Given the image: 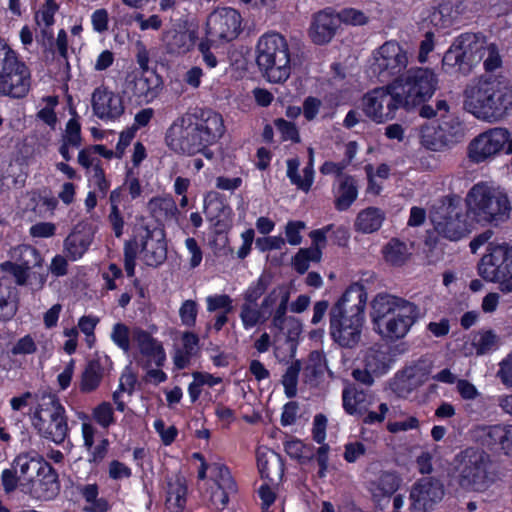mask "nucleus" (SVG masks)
<instances>
[{
    "mask_svg": "<svg viewBox=\"0 0 512 512\" xmlns=\"http://www.w3.org/2000/svg\"><path fill=\"white\" fill-rule=\"evenodd\" d=\"M198 315V304L194 300H185L179 308V316L184 326L191 328L196 324Z\"/></svg>",
    "mask_w": 512,
    "mask_h": 512,
    "instance_id": "nucleus-63",
    "label": "nucleus"
},
{
    "mask_svg": "<svg viewBox=\"0 0 512 512\" xmlns=\"http://www.w3.org/2000/svg\"><path fill=\"white\" fill-rule=\"evenodd\" d=\"M483 442L491 448L498 446L506 455L512 452V425L497 424L483 429Z\"/></svg>",
    "mask_w": 512,
    "mask_h": 512,
    "instance_id": "nucleus-29",
    "label": "nucleus"
},
{
    "mask_svg": "<svg viewBox=\"0 0 512 512\" xmlns=\"http://www.w3.org/2000/svg\"><path fill=\"white\" fill-rule=\"evenodd\" d=\"M510 132L506 128H490L474 137L467 146V157L473 164L493 160L509 144Z\"/></svg>",
    "mask_w": 512,
    "mask_h": 512,
    "instance_id": "nucleus-16",
    "label": "nucleus"
},
{
    "mask_svg": "<svg viewBox=\"0 0 512 512\" xmlns=\"http://www.w3.org/2000/svg\"><path fill=\"white\" fill-rule=\"evenodd\" d=\"M420 315L418 305L392 294L379 293L371 302L370 316L375 331L391 341L404 338Z\"/></svg>",
    "mask_w": 512,
    "mask_h": 512,
    "instance_id": "nucleus-4",
    "label": "nucleus"
},
{
    "mask_svg": "<svg viewBox=\"0 0 512 512\" xmlns=\"http://www.w3.org/2000/svg\"><path fill=\"white\" fill-rule=\"evenodd\" d=\"M223 117L211 108L196 107L176 118L165 134L168 148L176 154L194 156L202 154L213 158L210 147L225 133Z\"/></svg>",
    "mask_w": 512,
    "mask_h": 512,
    "instance_id": "nucleus-1",
    "label": "nucleus"
},
{
    "mask_svg": "<svg viewBox=\"0 0 512 512\" xmlns=\"http://www.w3.org/2000/svg\"><path fill=\"white\" fill-rule=\"evenodd\" d=\"M486 43L485 37L479 34H461L444 54L443 64L457 67L460 72L467 74L481 62V53Z\"/></svg>",
    "mask_w": 512,
    "mask_h": 512,
    "instance_id": "nucleus-14",
    "label": "nucleus"
},
{
    "mask_svg": "<svg viewBox=\"0 0 512 512\" xmlns=\"http://www.w3.org/2000/svg\"><path fill=\"white\" fill-rule=\"evenodd\" d=\"M420 139L422 146L431 151L442 152L451 148L439 126H423L421 128Z\"/></svg>",
    "mask_w": 512,
    "mask_h": 512,
    "instance_id": "nucleus-47",
    "label": "nucleus"
},
{
    "mask_svg": "<svg viewBox=\"0 0 512 512\" xmlns=\"http://www.w3.org/2000/svg\"><path fill=\"white\" fill-rule=\"evenodd\" d=\"M62 142L71 145L72 148H79L81 146V124L76 118H70L66 123Z\"/></svg>",
    "mask_w": 512,
    "mask_h": 512,
    "instance_id": "nucleus-60",
    "label": "nucleus"
},
{
    "mask_svg": "<svg viewBox=\"0 0 512 512\" xmlns=\"http://www.w3.org/2000/svg\"><path fill=\"white\" fill-rule=\"evenodd\" d=\"M303 175L299 174V160L292 158L287 161V177L290 182L303 192H308L314 181V168L312 160L303 168Z\"/></svg>",
    "mask_w": 512,
    "mask_h": 512,
    "instance_id": "nucleus-37",
    "label": "nucleus"
},
{
    "mask_svg": "<svg viewBox=\"0 0 512 512\" xmlns=\"http://www.w3.org/2000/svg\"><path fill=\"white\" fill-rule=\"evenodd\" d=\"M11 258L19 265L32 269H41L44 261L37 248L28 244H21L13 248Z\"/></svg>",
    "mask_w": 512,
    "mask_h": 512,
    "instance_id": "nucleus-42",
    "label": "nucleus"
},
{
    "mask_svg": "<svg viewBox=\"0 0 512 512\" xmlns=\"http://www.w3.org/2000/svg\"><path fill=\"white\" fill-rule=\"evenodd\" d=\"M490 456L479 448L469 447L454 458L457 483L465 491L484 492L494 482Z\"/></svg>",
    "mask_w": 512,
    "mask_h": 512,
    "instance_id": "nucleus-7",
    "label": "nucleus"
},
{
    "mask_svg": "<svg viewBox=\"0 0 512 512\" xmlns=\"http://www.w3.org/2000/svg\"><path fill=\"white\" fill-rule=\"evenodd\" d=\"M469 210L459 197L443 201L431 213V222L435 231L450 241H459L470 233Z\"/></svg>",
    "mask_w": 512,
    "mask_h": 512,
    "instance_id": "nucleus-11",
    "label": "nucleus"
},
{
    "mask_svg": "<svg viewBox=\"0 0 512 512\" xmlns=\"http://www.w3.org/2000/svg\"><path fill=\"white\" fill-rule=\"evenodd\" d=\"M437 77L428 68H411L405 76L394 80L405 109H411L432 97L437 88Z\"/></svg>",
    "mask_w": 512,
    "mask_h": 512,
    "instance_id": "nucleus-12",
    "label": "nucleus"
},
{
    "mask_svg": "<svg viewBox=\"0 0 512 512\" xmlns=\"http://www.w3.org/2000/svg\"><path fill=\"white\" fill-rule=\"evenodd\" d=\"M290 296H283L280 303L274 308L272 312V319L270 328L277 330L278 332L284 331L285 323L288 322L287 311L290 308L289 305Z\"/></svg>",
    "mask_w": 512,
    "mask_h": 512,
    "instance_id": "nucleus-58",
    "label": "nucleus"
},
{
    "mask_svg": "<svg viewBox=\"0 0 512 512\" xmlns=\"http://www.w3.org/2000/svg\"><path fill=\"white\" fill-rule=\"evenodd\" d=\"M188 487L185 479L177 477L167 482L166 508L169 512H184Z\"/></svg>",
    "mask_w": 512,
    "mask_h": 512,
    "instance_id": "nucleus-35",
    "label": "nucleus"
},
{
    "mask_svg": "<svg viewBox=\"0 0 512 512\" xmlns=\"http://www.w3.org/2000/svg\"><path fill=\"white\" fill-rule=\"evenodd\" d=\"M342 22L341 14L334 13L331 8L322 10V43L332 39Z\"/></svg>",
    "mask_w": 512,
    "mask_h": 512,
    "instance_id": "nucleus-53",
    "label": "nucleus"
},
{
    "mask_svg": "<svg viewBox=\"0 0 512 512\" xmlns=\"http://www.w3.org/2000/svg\"><path fill=\"white\" fill-rule=\"evenodd\" d=\"M432 369L433 361L428 357L404 367L395 377L394 391L401 397H407L428 380Z\"/></svg>",
    "mask_w": 512,
    "mask_h": 512,
    "instance_id": "nucleus-19",
    "label": "nucleus"
},
{
    "mask_svg": "<svg viewBox=\"0 0 512 512\" xmlns=\"http://www.w3.org/2000/svg\"><path fill=\"white\" fill-rule=\"evenodd\" d=\"M31 88V72L18 53L0 37V96L24 98Z\"/></svg>",
    "mask_w": 512,
    "mask_h": 512,
    "instance_id": "nucleus-8",
    "label": "nucleus"
},
{
    "mask_svg": "<svg viewBox=\"0 0 512 512\" xmlns=\"http://www.w3.org/2000/svg\"><path fill=\"white\" fill-rule=\"evenodd\" d=\"M310 237L313 247L299 249L292 260L293 268L299 274L307 272L311 261H320V228L312 230Z\"/></svg>",
    "mask_w": 512,
    "mask_h": 512,
    "instance_id": "nucleus-33",
    "label": "nucleus"
},
{
    "mask_svg": "<svg viewBox=\"0 0 512 512\" xmlns=\"http://www.w3.org/2000/svg\"><path fill=\"white\" fill-rule=\"evenodd\" d=\"M121 210L116 205H110L109 213L107 215V222L116 238H121L125 232L126 219L131 218V212Z\"/></svg>",
    "mask_w": 512,
    "mask_h": 512,
    "instance_id": "nucleus-51",
    "label": "nucleus"
},
{
    "mask_svg": "<svg viewBox=\"0 0 512 512\" xmlns=\"http://www.w3.org/2000/svg\"><path fill=\"white\" fill-rule=\"evenodd\" d=\"M91 102L94 115L101 120H116L124 113L121 96L104 86L94 90Z\"/></svg>",
    "mask_w": 512,
    "mask_h": 512,
    "instance_id": "nucleus-20",
    "label": "nucleus"
},
{
    "mask_svg": "<svg viewBox=\"0 0 512 512\" xmlns=\"http://www.w3.org/2000/svg\"><path fill=\"white\" fill-rule=\"evenodd\" d=\"M132 96L138 103H151L163 88V79L157 72L136 73L130 82Z\"/></svg>",
    "mask_w": 512,
    "mask_h": 512,
    "instance_id": "nucleus-22",
    "label": "nucleus"
},
{
    "mask_svg": "<svg viewBox=\"0 0 512 512\" xmlns=\"http://www.w3.org/2000/svg\"><path fill=\"white\" fill-rule=\"evenodd\" d=\"M104 376V368L100 359L88 361L81 374L79 390L82 393H92L98 389Z\"/></svg>",
    "mask_w": 512,
    "mask_h": 512,
    "instance_id": "nucleus-40",
    "label": "nucleus"
},
{
    "mask_svg": "<svg viewBox=\"0 0 512 512\" xmlns=\"http://www.w3.org/2000/svg\"><path fill=\"white\" fill-rule=\"evenodd\" d=\"M464 106L477 119L489 123L504 120L512 111V83L507 75L482 74L465 90Z\"/></svg>",
    "mask_w": 512,
    "mask_h": 512,
    "instance_id": "nucleus-2",
    "label": "nucleus"
},
{
    "mask_svg": "<svg viewBox=\"0 0 512 512\" xmlns=\"http://www.w3.org/2000/svg\"><path fill=\"white\" fill-rule=\"evenodd\" d=\"M359 184L350 176H341L338 179V188L335 192L334 205L338 211H346L358 197Z\"/></svg>",
    "mask_w": 512,
    "mask_h": 512,
    "instance_id": "nucleus-32",
    "label": "nucleus"
},
{
    "mask_svg": "<svg viewBox=\"0 0 512 512\" xmlns=\"http://www.w3.org/2000/svg\"><path fill=\"white\" fill-rule=\"evenodd\" d=\"M239 317L245 330H250L259 324H264L269 319L261 304L258 306V304L246 302H243L241 305Z\"/></svg>",
    "mask_w": 512,
    "mask_h": 512,
    "instance_id": "nucleus-46",
    "label": "nucleus"
},
{
    "mask_svg": "<svg viewBox=\"0 0 512 512\" xmlns=\"http://www.w3.org/2000/svg\"><path fill=\"white\" fill-rule=\"evenodd\" d=\"M47 462L38 453H21L14 458L11 464L17 470L23 482L29 486Z\"/></svg>",
    "mask_w": 512,
    "mask_h": 512,
    "instance_id": "nucleus-27",
    "label": "nucleus"
},
{
    "mask_svg": "<svg viewBox=\"0 0 512 512\" xmlns=\"http://www.w3.org/2000/svg\"><path fill=\"white\" fill-rule=\"evenodd\" d=\"M384 255L387 262L392 265H402L408 257L406 245L398 240L392 239L384 248Z\"/></svg>",
    "mask_w": 512,
    "mask_h": 512,
    "instance_id": "nucleus-56",
    "label": "nucleus"
},
{
    "mask_svg": "<svg viewBox=\"0 0 512 512\" xmlns=\"http://www.w3.org/2000/svg\"><path fill=\"white\" fill-rule=\"evenodd\" d=\"M13 290L9 279L0 277V321H10L17 312V305L11 299Z\"/></svg>",
    "mask_w": 512,
    "mask_h": 512,
    "instance_id": "nucleus-45",
    "label": "nucleus"
},
{
    "mask_svg": "<svg viewBox=\"0 0 512 512\" xmlns=\"http://www.w3.org/2000/svg\"><path fill=\"white\" fill-rule=\"evenodd\" d=\"M93 420L102 428H109L115 424L116 418L110 402L103 401L92 409Z\"/></svg>",
    "mask_w": 512,
    "mask_h": 512,
    "instance_id": "nucleus-55",
    "label": "nucleus"
},
{
    "mask_svg": "<svg viewBox=\"0 0 512 512\" xmlns=\"http://www.w3.org/2000/svg\"><path fill=\"white\" fill-rule=\"evenodd\" d=\"M284 450L291 459H295L305 469L313 467L315 473L312 477H320V447L316 448L310 443L299 439H291L284 443Z\"/></svg>",
    "mask_w": 512,
    "mask_h": 512,
    "instance_id": "nucleus-23",
    "label": "nucleus"
},
{
    "mask_svg": "<svg viewBox=\"0 0 512 512\" xmlns=\"http://www.w3.org/2000/svg\"><path fill=\"white\" fill-rule=\"evenodd\" d=\"M366 301L364 286L354 283L331 309L330 336L341 347L354 348L359 344Z\"/></svg>",
    "mask_w": 512,
    "mask_h": 512,
    "instance_id": "nucleus-3",
    "label": "nucleus"
},
{
    "mask_svg": "<svg viewBox=\"0 0 512 512\" xmlns=\"http://www.w3.org/2000/svg\"><path fill=\"white\" fill-rule=\"evenodd\" d=\"M481 62L484 69L483 74H489L491 78L497 77L498 75H506L503 56L495 43L487 41L481 53Z\"/></svg>",
    "mask_w": 512,
    "mask_h": 512,
    "instance_id": "nucleus-39",
    "label": "nucleus"
},
{
    "mask_svg": "<svg viewBox=\"0 0 512 512\" xmlns=\"http://www.w3.org/2000/svg\"><path fill=\"white\" fill-rule=\"evenodd\" d=\"M83 445L88 451V462L90 464L99 465L107 456L110 442L108 438L103 437L98 444L95 445L96 428L88 422L82 423L81 426Z\"/></svg>",
    "mask_w": 512,
    "mask_h": 512,
    "instance_id": "nucleus-25",
    "label": "nucleus"
},
{
    "mask_svg": "<svg viewBox=\"0 0 512 512\" xmlns=\"http://www.w3.org/2000/svg\"><path fill=\"white\" fill-rule=\"evenodd\" d=\"M151 215L157 221L176 219L179 213L175 200L170 197H154L148 203Z\"/></svg>",
    "mask_w": 512,
    "mask_h": 512,
    "instance_id": "nucleus-43",
    "label": "nucleus"
},
{
    "mask_svg": "<svg viewBox=\"0 0 512 512\" xmlns=\"http://www.w3.org/2000/svg\"><path fill=\"white\" fill-rule=\"evenodd\" d=\"M141 254L144 263L150 267H157L164 263L167 258V244L162 237L154 239L153 232L145 228V234L142 236Z\"/></svg>",
    "mask_w": 512,
    "mask_h": 512,
    "instance_id": "nucleus-24",
    "label": "nucleus"
},
{
    "mask_svg": "<svg viewBox=\"0 0 512 512\" xmlns=\"http://www.w3.org/2000/svg\"><path fill=\"white\" fill-rule=\"evenodd\" d=\"M373 400V394L368 388L352 386L343 391V406L351 415L364 416Z\"/></svg>",
    "mask_w": 512,
    "mask_h": 512,
    "instance_id": "nucleus-26",
    "label": "nucleus"
},
{
    "mask_svg": "<svg viewBox=\"0 0 512 512\" xmlns=\"http://www.w3.org/2000/svg\"><path fill=\"white\" fill-rule=\"evenodd\" d=\"M478 263V274L487 282L497 283L503 293L512 292V246L506 242L489 243Z\"/></svg>",
    "mask_w": 512,
    "mask_h": 512,
    "instance_id": "nucleus-10",
    "label": "nucleus"
},
{
    "mask_svg": "<svg viewBox=\"0 0 512 512\" xmlns=\"http://www.w3.org/2000/svg\"><path fill=\"white\" fill-rule=\"evenodd\" d=\"M28 489L31 496L37 500L54 499L60 492L59 476L55 468L47 462L29 484Z\"/></svg>",
    "mask_w": 512,
    "mask_h": 512,
    "instance_id": "nucleus-21",
    "label": "nucleus"
},
{
    "mask_svg": "<svg viewBox=\"0 0 512 512\" xmlns=\"http://www.w3.org/2000/svg\"><path fill=\"white\" fill-rule=\"evenodd\" d=\"M77 490L82 498L90 504L88 512H108L110 504L107 499L99 498V486L97 483L78 485Z\"/></svg>",
    "mask_w": 512,
    "mask_h": 512,
    "instance_id": "nucleus-44",
    "label": "nucleus"
},
{
    "mask_svg": "<svg viewBox=\"0 0 512 512\" xmlns=\"http://www.w3.org/2000/svg\"><path fill=\"white\" fill-rule=\"evenodd\" d=\"M58 9L59 5L56 3V0H46L36 13L35 18L37 23L42 22L46 27L52 26L55 22L54 16Z\"/></svg>",
    "mask_w": 512,
    "mask_h": 512,
    "instance_id": "nucleus-64",
    "label": "nucleus"
},
{
    "mask_svg": "<svg viewBox=\"0 0 512 512\" xmlns=\"http://www.w3.org/2000/svg\"><path fill=\"white\" fill-rule=\"evenodd\" d=\"M301 369V361L295 360L286 369L285 373L282 376L281 383L284 387V393L287 398L291 399L297 395V385Z\"/></svg>",
    "mask_w": 512,
    "mask_h": 512,
    "instance_id": "nucleus-52",
    "label": "nucleus"
},
{
    "mask_svg": "<svg viewBox=\"0 0 512 512\" xmlns=\"http://www.w3.org/2000/svg\"><path fill=\"white\" fill-rule=\"evenodd\" d=\"M445 487L442 481L435 477L418 479L410 490V509L412 512H429L442 501Z\"/></svg>",
    "mask_w": 512,
    "mask_h": 512,
    "instance_id": "nucleus-18",
    "label": "nucleus"
},
{
    "mask_svg": "<svg viewBox=\"0 0 512 512\" xmlns=\"http://www.w3.org/2000/svg\"><path fill=\"white\" fill-rule=\"evenodd\" d=\"M302 370L303 382L311 387H317L320 383V350H313L309 355V361Z\"/></svg>",
    "mask_w": 512,
    "mask_h": 512,
    "instance_id": "nucleus-50",
    "label": "nucleus"
},
{
    "mask_svg": "<svg viewBox=\"0 0 512 512\" xmlns=\"http://www.w3.org/2000/svg\"><path fill=\"white\" fill-rule=\"evenodd\" d=\"M270 284L271 276L269 274L262 273L244 290L242 294L244 302L258 304V300L265 295Z\"/></svg>",
    "mask_w": 512,
    "mask_h": 512,
    "instance_id": "nucleus-49",
    "label": "nucleus"
},
{
    "mask_svg": "<svg viewBox=\"0 0 512 512\" xmlns=\"http://www.w3.org/2000/svg\"><path fill=\"white\" fill-rule=\"evenodd\" d=\"M372 72L381 82L400 79L409 64L408 49L396 40H389L379 46L372 55Z\"/></svg>",
    "mask_w": 512,
    "mask_h": 512,
    "instance_id": "nucleus-13",
    "label": "nucleus"
},
{
    "mask_svg": "<svg viewBox=\"0 0 512 512\" xmlns=\"http://www.w3.org/2000/svg\"><path fill=\"white\" fill-rule=\"evenodd\" d=\"M385 220V213L377 207H368L361 210L354 222L355 230L369 234L380 229Z\"/></svg>",
    "mask_w": 512,
    "mask_h": 512,
    "instance_id": "nucleus-38",
    "label": "nucleus"
},
{
    "mask_svg": "<svg viewBox=\"0 0 512 512\" xmlns=\"http://www.w3.org/2000/svg\"><path fill=\"white\" fill-rule=\"evenodd\" d=\"M438 126L450 147L463 141L465 137V127L457 116L448 113L441 114Z\"/></svg>",
    "mask_w": 512,
    "mask_h": 512,
    "instance_id": "nucleus-41",
    "label": "nucleus"
},
{
    "mask_svg": "<svg viewBox=\"0 0 512 512\" xmlns=\"http://www.w3.org/2000/svg\"><path fill=\"white\" fill-rule=\"evenodd\" d=\"M303 326L299 319L294 316L288 317V322L285 323L284 331L278 332V335H275V342L279 341V335L283 334L285 337L284 345L285 349L283 351V357L293 359L296 356L297 349L300 343V338L302 334ZM275 349L277 353H282V347L276 345Z\"/></svg>",
    "mask_w": 512,
    "mask_h": 512,
    "instance_id": "nucleus-28",
    "label": "nucleus"
},
{
    "mask_svg": "<svg viewBox=\"0 0 512 512\" xmlns=\"http://www.w3.org/2000/svg\"><path fill=\"white\" fill-rule=\"evenodd\" d=\"M37 433L57 445L64 443L69 435L66 409L55 394L44 395L32 417Z\"/></svg>",
    "mask_w": 512,
    "mask_h": 512,
    "instance_id": "nucleus-9",
    "label": "nucleus"
},
{
    "mask_svg": "<svg viewBox=\"0 0 512 512\" xmlns=\"http://www.w3.org/2000/svg\"><path fill=\"white\" fill-rule=\"evenodd\" d=\"M135 340L142 355L152 358L157 367L164 365L166 360L164 348L149 332L138 329L135 332Z\"/></svg>",
    "mask_w": 512,
    "mask_h": 512,
    "instance_id": "nucleus-34",
    "label": "nucleus"
},
{
    "mask_svg": "<svg viewBox=\"0 0 512 512\" xmlns=\"http://www.w3.org/2000/svg\"><path fill=\"white\" fill-rule=\"evenodd\" d=\"M469 213L478 223L495 226L505 222L512 210L506 192L484 183L475 184L466 196Z\"/></svg>",
    "mask_w": 512,
    "mask_h": 512,
    "instance_id": "nucleus-6",
    "label": "nucleus"
},
{
    "mask_svg": "<svg viewBox=\"0 0 512 512\" xmlns=\"http://www.w3.org/2000/svg\"><path fill=\"white\" fill-rule=\"evenodd\" d=\"M364 367L375 375H381L389 369V357L387 353L379 348H369L364 356Z\"/></svg>",
    "mask_w": 512,
    "mask_h": 512,
    "instance_id": "nucleus-48",
    "label": "nucleus"
},
{
    "mask_svg": "<svg viewBox=\"0 0 512 512\" xmlns=\"http://www.w3.org/2000/svg\"><path fill=\"white\" fill-rule=\"evenodd\" d=\"M276 130L280 133L281 140L299 143L301 141L299 130L295 123L287 121L284 118H276L274 121Z\"/></svg>",
    "mask_w": 512,
    "mask_h": 512,
    "instance_id": "nucleus-57",
    "label": "nucleus"
},
{
    "mask_svg": "<svg viewBox=\"0 0 512 512\" xmlns=\"http://www.w3.org/2000/svg\"><path fill=\"white\" fill-rule=\"evenodd\" d=\"M1 271L14 277L15 283L19 286L26 285L29 278L27 268L17 264L15 261H5L0 265Z\"/></svg>",
    "mask_w": 512,
    "mask_h": 512,
    "instance_id": "nucleus-62",
    "label": "nucleus"
},
{
    "mask_svg": "<svg viewBox=\"0 0 512 512\" xmlns=\"http://www.w3.org/2000/svg\"><path fill=\"white\" fill-rule=\"evenodd\" d=\"M207 311L212 313L221 310V312L231 313L234 309L233 300L228 294H214L206 298Z\"/></svg>",
    "mask_w": 512,
    "mask_h": 512,
    "instance_id": "nucleus-59",
    "label": "nucleus"
},
{
    "mask_svg": "<svg viewBox=\"0 0 512 512\" xmlns=\"http://www.w3.org/2000/svg\"><path fill=\"white\" fill-rule=\"evenodd\" d=\"M242 31L241 14L234 8L223 7L210 13L206 21V36L218 43L231 42Z\"/></svg>",
    "mask_w": 512,
    "mask_h": 512,
    "instance_id": "nucleus-17",
    "label": "nucleus"
},
{
    "mask_svg": "<svg viewBox=\"0 0 512 512\" xmlns=\"http://www.w3.org/2000/svg\"><path fill=\"white\" fill-rule=\"evenodd\" d=\"M93 235L84 230L74 229L64 240V252L71 261H77L88 251Z\"/></svg>",
    "mask_w": 512,
    "mask_h": 512,
    "instance_id": "nucleus-30",
    "label": "nucleus"
},
{
    "mask_svg": "<svg viewBox=\"0 0 512 512\" xmlns=\"http://www.w3.org/2000/svg\"><path fill=\"white\" fill-rule=\"evenodd\" d=\"M348 240L349 232L343 226L333 229V225H328L322 229V243L324 241H329L334 245L345 246Z\"/></svg>",
    "mask_w": 512,
    "mask_h": 512,
    "instance_id": "nucleus-61",
    "label": "nucleus"
},
{
    "mask_svg": "<svg viewBox=\"0 0 512 512\" xmlns=\"http://www.w3.org/2000/svg\"><path fill=\"white\" fill-rule=\"evenodd\" d=\"M256 64L270 83H283L291 73L286 38L277 32L263 34L256 45Z\"/></svg>",
    "mask_w": 512,
    "mask_h": 512,
    "instance_id": "nucleus-5",
    "label": "nucleus"
},
{
    "mask_svg": "<svg viewBox=\"0 0 512 512\" xmlns=\"http://www.w3.org/2000/svg\"><path fill=\"white\" fill-rule=\"evenodd\" d=\"M401 479L392 472H383L376 481L371 483L370 491L376 503L389 499L399 488Z\"/></svg>",
    "mask_w": 512,
    "mask_h": 512,
    "instance_id": "nucleus-36",
    "label": "nucleus"
},
{
    "mask_svg": "<svg viewBox=\"0 0 512 512\" xmlns=\"http://www.w3.org/2000/svg\"><path fill=\"white\" fill-rule=\"evenodd\" d=\"M196 36L194 32L182 30H169L163 37L167 53L182 55L190 51L195 45Z\"/></svg>",
    "mask_w": 512,
    "mask_h": 512,
    "instance_id": "nucleus-31",
    "label": "nucleus"
},
{
    "mask_svg": "<svg viewBox=\"0 0 512 512\" xmlns=\"http://www.w3.org/2000/svg\"><path fill=\"white\" fill-rule=\"evenodd\" d=\"M363 111L367 117L377 123L391 120L400 107L404 108V102L399 91L394 88V82L375 88L363 97Z\"/></svg>",
    "mask_w": 512,
    "mask_h": 512,
    "instance_id": "nucleus-15",
    "label": "nucleus"
},
{
    "mask_svg": "<svg viewBox=\"0 0 512 512\" xmlns=\"http://www.w3.org/2000/svg\"><path fill=\"white\" fill-rule=\"evenodd\" d=\"M291 295V288L287 284H279L271 289L267 294H265L261 305L263 310L266 311L269 318L272 315L274 308L281 302L283 296Z\"/></svg>",
    "mask_w": 512,
    "mask_h": 512,
    "instance_id": "nucleus-54",
    "label": "nucleus"
}]
</instances>
